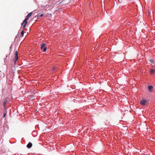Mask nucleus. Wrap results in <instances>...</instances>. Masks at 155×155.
I'll use <instances>...</instances> for the list:
<instances>
[{"instance_id":"f257e3e1","label":"nucleus","mask_w":155,"mask_h":155,"mask_svg":"<svg viewBox=\"0 0 155 155\" xmlns=\"http://www.w3.org/2000/svg\"><path fill=\"white\" fill-rule=\"evenodd\" d=\"M18 54H17V52L16 51L15 54V59L14 60V61L15 63L16 62L18 59Z\"/></svg>"},{"instance_id":"f03ea898","label":"nucleus","mask_w":155,"mask_h":155,"mask_svg":"<svg viewBox=\"0 0 155 155\" xmlns=\"http://www.w3.org/2000/svg\"><path fill=\"white\" fill-rule=\"evenodd\" d=\"M147 102V101L145 100H142L140 101V103L142 105H145Z\"/></svg>"},{"instance_id":"7ed1b4c3","label":"nucleus","mask_w":155,"mask_h":155,"mask_svg":"<svg viewBox=\"0 0 155 155\" xmlns=\"http://www.w3.org/2000/svg\"><path fill=\"white\" fill-rule=\"evenodd\" d=\"M3 127H4V130H3V132H4L5 133L8 129V126L5 125V126H4Z\"/></svg>"},{"instance_id":"20e7f679","label":"nucleus","mask_w":155,"mask_h":155,"mask_svg":"<svg viewBox=\"0 0 155 155\" xmlns=\"http://www.w3.org/2000/svg\"><path fill=\"white\" fill-rule=\"evenodd\" d=\"M7 98H6L5 99V100L4 102V104H3L4 107V109L6 110V111L7 109L5 107V105L7 104Z\"/></svg>"},{"instance_id":"39448f33","label":"nucleus","mask_w":155,"mask_h":155,"mask_svg":"<svg viewBox=\"0 0 155 155\" xmlns=\"http://www.w3.org/2000/svg\"><path fill=\"white\" fill-rule=\"evenodd\" d=\"M148 88L150 92H152L153 91V87L151 85L149 86L148 87Z\"/></svg>"},{"instance_id":"423d86ee","label":"nucleus","mask_w":155,"mask_h":155,"mask_svg":"<svg viewBox=\"0 0 155 155\" xmlns=\"http://www.w3.org/2000/svg\"><path fill=\"white\" fill-rule=\"evenodd\" d=\"M28 22L27 21L25 20V19L24 20V21L22 23V25H23V24H24V25H23V28H24L25 27L26 24Z\"/></svg>"},{"instance_id":"0eeeda50","label":"nucleus","mask_w":155,"mask_h":155,"mask_svg":"<svg viewBox=\"0 0 155 155\" xmlns=\"http://www.w3.org/2000/svg\"><path fill=\"white\" fill-rule=\"evenodd\" d=\"M32 146V144L31 142H29L27 145V147L28 148H31Z\"/></svg>"},{"instance_id":"6e6552de","label":"nucleus","mask_w":155,"mask_h":155,"mask_svg":"<svg viewBox=\"0 0 155 155\" xmlns=\"http://www.w3.org/2000/svg\"><path fill=\"white\" fill-rule=\"evenodd\" d=\"M45 44L44 43H42L41 44V49H43L44 48V47H45Z\"/></svg>"},{"instance_id":"1a4fd4ad","label":"nucleus","mask_w":155,"mask_h":155,"mask_svg":"<svg viewBox=\"0 0 155 155\" xmlns=\"http://www.w3.org/2000/svg\"><path fill=\"white\" fill-rule=\"evenodd\" d=\"M150 72L152 74H153L155 72V70L153 69H152L150 71Z\"/></svg>"},{"instance_id":"9d476101","label":"nucleus","mask_w":155,"mask_h":155,"mask_svg":"<svg viewBox=\"0 0 155 155\" xmlns=\"http://www.w3.org/2000/svg\"><path fill=\"white\" fill-rule=\"evenodd\" d=\"M32 12L30 13L27 16L29 18L31 17L32 15Z\"/></svg>"},{"instance_id":"9b49d317","label":"nucleus","mask_w":155,"mask_h":155,"mask_svg":"<svg viewBox=\"0 0 155 155\" xmlns=\"http://www.w3.org/2000/svg\"><path fill=\"white\" fill-rule=\"evenodd\" d=\"M21 35H22V37L23 36L24 34V31H22L21 33Z\"/></svg>"},{"instance_id":"f8f14e48","label":"nucleus","mask_w":155,"mask_h":155,"mask_svg":"<svg viewBox=\"0 0 155 155\" xmlns=\"http://www.w3.org/2000/svg\"><path fill=\"white\" fill-rule=\"evenodd\" d=\"M47 48L46 47H44V48H43V51L45 52L46 51Z\"/></svg>"},{"instance_id":"ddd939ff","label":"nucleus","mask_w":155,"mask_h":155,"mask_svg":"<svg viewBox=\"0 0 155 155\" xmlns=\"http://www.w3.org/2000/svg\"><path fill=\"white\" fill-rule=\"evenodd\" d=\"M28 18H29V17H28L27 16H26V18H25V20H26L27 21L28 20V19H29Z\"/></svg>"},{"instance_id":"4468645a","label":"nucleus","mask_w":155,"mask_h":155,"mask_svg":"<svg viewBox=\"0 0 155 155\" xmlns=\"http://www.w3.org/2000/svg\"><path fill=\"white\" fill-rule=\"evenodd\" d=\"M38 15L40 17H42V16H43V14H41L40 13L38 14Z\"/></svg>"},{"instance_id":"2eb2a0df","label":"nucleus","mask_w":155,"mask_h":155,"mask_svg":"<svg viewBox=\"0 0 155 155\" xmlns=\"http://www.w3.org/2000/svg\"><path fill=\"white\" fill-rule=\"evenodd\" d=\"M55 67H53V68L52 69V71H54L55 70Z\"/></svg>"},{"instance_id":"dca6fc26","label":"nucleus","mask_w":155,"mask_h":155,"mask_svg":"<svg viewBox=\"0 0 155 155\" xmlns=\"http://www.w3.org/2000/svg\"><path fill=\"white\" fill-rule=\"evenodd\" d=\"M6 113H5V114H4V116H3L4 117H5V115H6Z\"/></svg>"},{"instance_id":"f3484780","label":"nucleus","mask_w":155,"mask_h":155,"mask_svg":"<svg viewBox=\"0 0 155 155\" xmlns=\"http://www.w3.org/2000/svg\"><path fill=\"white\" fill-rule=\"evenodd\" d=\"M50 15L51 16L52 15H51V14H50Z\"/></svg>"}]
</instances>
